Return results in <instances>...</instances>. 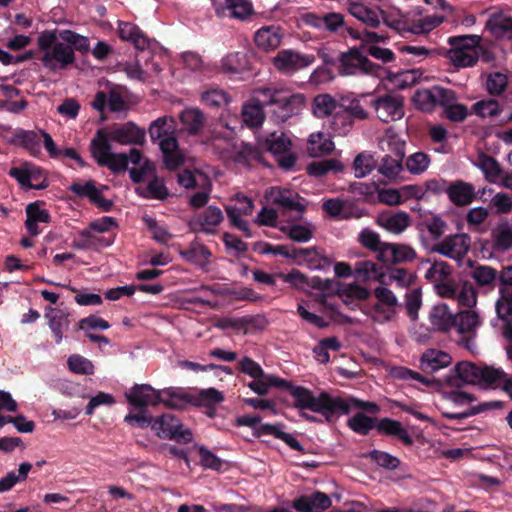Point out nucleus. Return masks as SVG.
Here are the masks:
<instances>
[{
	"mask_svg": "<svg viewBox=\"0 0 512 512\" xmlns=\"http://www.w3.org/2000/svg\"><path fill=\"white\" fill-rule=\"evenodd\" d=\"M180 121L189 135L196 136L202 132L206 118L200 109L187 108L180 113Z\"/></svg>",
	"mask_w": 512,
	"mask_h": 512,
	"instance_id": "obj_36",
	"label": "nucleus"
},
{
	"mask_svg": "<svg viewBox=\"0 0 512 512\" xmlns=\"http://www.w3.org/2000/svg\"><path fill=\"white\" fill-rule=\"evenodd\" d=\"M305 199L298 193L290 190H279L273 198V203L282 209L283 213L297 211L303 213L306 210Z\"/></svg>",
	"mask_w": 512,
	"mask_h": 512,
	"instance_id": "obj_34",
	"label": "nucleus"
},
{
	"mask_svg": "<svg viewBox=\"0 0 512 512\" xmlns=\"http://www.w3.org/2000/svg\"><path fill=\"white\" fill-rule=\"evenodd\" d=\"M481 365L469 361L459 362L443 379L448 386L461 387L464 384H478Z\"/></svg>",
	"mask_w": 512,
	"mask_h": 512,
	"instance_id": "obj_16",
	"label": "nucleus"
},
{
	"mask_svg": "<svg viewBox=\"0 0 512 512\" xmlns=\"http://www.w3.org/2000/svg\"><path fill=\"white\" fill-rule=\"evenodd\" d=\"M115 234L106 236H97L92 233V230L83 229L78 233V236L73 239L72 246L76 249H98L111 246L115 241Z\"/></svg>",
	"mask_w": 512,
	"mask_h": 512,
	"instance_id": "obj_24",
	"label": "nucleus"
},
{
	"mask_svg": "<svg viewBox=\"0 0 512 512\" xmlns=\"http://www.w3.org/2000/svg\"><path fill=\"white\" fill-rule=\"evenodd\" d=\"M248 387L260 396L268 394L271 387L288 390L290 382L272 374L264 373L263 377L254 378L248 383Z\"/></svg>",
	"mask_w": 512,
	"mask_h": 512,
	"instance_id": "obj_39",
	"label": "nucleus"
},
{
	"mask_svg": "<svg viewBox=\"0 0 512 512\" xmlns=\"http://www.w3.org/2000/svg\"><path fill=\"white\" fill-rule=\"evenodd\" d=\"M470 240V236L465 233L450 235L436 243L431 251L451 259L461 260L470 249Z\"/></svg>",
	"mask_w": 512,
	"mask_h": 512,
	"instance_id": "obj_13",
	"label": "nucleus"
},
{
	"mask_svg": "<svg viewBox=\"0 0 512 512\" xmlns=\"http://www.w3.org/2000/svg\"><path fill=\"white\" fill-rule=\"evenodd\" d=\"M451 356L441 350L430 349L424 352L420 358V369L427 374H432L451 363Z\"/></svg>",
	"mask_w": 512,
	"mask_h": 512,
	"instance_id": "obj_30",
	"label": "nucleus"
},
{
	"mask_svg": "<svg viewBox=\"0 0 512 512\" xmlns=\"http://www.w3.org/2000/svg\"><path fill=\"white\" fill-rule=\"evenodd\" d=\"M263 109L261 104L256 102L244 105L242 110L244 123L250 127L261 125L265 117Z\"/></svg>",
	"mask_w": 512,
	"mask_h": 512,
	"instance_id": "obj_63",
	"label": "nucleus"
},
{
	"mask_svg": "<svg viewBox=\"0 0 512 512\" xmlns=\"http://www.w3.org/2000/svg\"><path fill=\"white\" fill-rule=\"evenodd\" d=\"M447 195L454 205L466 206L473 201L475 190L472 184L457 180L449 183Z\"/></svg>",
	"mask_w": 512,
	"mask_h": 512,
	"instance_id": "obj_28",
	"label": "nucleus"
},
{
	"mask_svg": "<svg viewBox=\"0 0 512 512\" xmlns=\"http://www.w3.org/2000/svg\"><path fill=\"white\" fill-rule=\"evenodd\" d=\"M181 256L188 262L203 267L207 264L211 252L205 245L192 243L189 249L181 252Z\"/></svg>",
	"mask_w": 512,
	"mask_h": 512,
	"instance_id": "obj_55",
	"label": "nucleus"
},
{
	"mask_svg": "<svg viewBox=\"0 0 512 512\" xmlns=\"http://www.w3.org/2000/svg\"><path fill=\"white\" fill-rule=\"evenodd\" d=\"M152 430L160 438L174 440L178 443L188 444L193 439L191 430L184 429L181 420L169 413L154 418Z\"/></svg>",
	"mask_w": 512,
	"mask_h": 512,
	"instance_id": "obj_7",
	"label": "nucleus"
},
{
	"mask_svg": "<svg viewBox=\"0 0 512 512\" xmlns=\"http://www.w3.org/2000/svg\"><path fill=\"white\" fill-rule=\"evenodd\" d=\"M451 95L452 89L436 85L429 89L417 90L412 101L417 109L423 112H432L437 106L441 107L442 102L447 103Z\"/></svg>",
	"mask_w": 512,
	"mask_h": 512,
	"instance_id": "obj_11",
	"label": "nucleus"
},
{
	"mask_svg": "<svg viewBox=\"0 0 512 512\" xmlns=\"http://www.w3.org/2000/svg\"><path fill=\"white\" fill-rule=\"evenodd\" d=\"M417 229L420 233L422 244L427 248L429 246V241L424 236V232L427 231L429 233L432 241H437L446 232L447 223L439 215H432L420 221L417 224Z\"/></svg>",
	"mask_w": 512,
	"mask_h": 512,
	"instance_id": "obj_25",
	"label": "nucleus"
},
{
	"mask_svg": "<svg viewBox=\"0 0 512 512\" xmlns=\"http://www.w3.org/2000/svg\"><path fill=\"white\" fill-rule=\"evenodd\" d=\"M125 397L134 409H146L149 405L155 406L159 403L173 409H181L187 400L186 396H180L173 388L155 390L148 384H135L125 393Z\"/></svg>",
	"mask_w": 512,
	"mask_h": 512,
	"instance_id": "obj_4",
	"label": "nucleus"
},
{
	"mask_svg": "<svg viewBox=\"0 0 512 512\" xmlns=\"http://www.w3.org/2000/svg\"><path fill=\"white\" fill-rule=\"evenodd\" d=\"M158 143L163 154L165 166L169 170H175L183 164L184 159L178 151V140L175 133L164 137Z\"/></svg>",
	"mask_w": 512,
	"mask_h": 512,
	"instance_id": "obj_27",
	"label": "nucleus"
},
{
	"mask_svg": "<svg viewBox=\"0 0 512 512\" xmlns=\"http://www.w3.org/2000/svg\"><path fill=\"white\" fill-rule=\"evenodd\" d=\"M281 40L280 28L275 26L262 27L254 37L255 44L263 51L276 49L281 44Z\"/></svg>",
	"mask_w": 512,
	"mask_h": 512,
	"instance_id": "obj_38",
	"label": "nucleus"
},
{
	"mask_svg": "<svg viewBox=\"0 0 512 512\" xmlns=\"http://www.w3.org/2000/svg\"><path fill=\"white\" fill-rule=\"evenodd\" d=\"M106 105H108L109 110L113 113L122 112L127 109V104L116 87L110 89L108 94L104 91H98L95 94L92 107L99 112H103Z\"/></svg>",
	"mask_w": 512,
	"mask_h": 512,
	"instance_id": "obj_23",
	"label": "nucleus"
},
{
	"mask_svg": "<svg viewBox=\"0 0 512 512\" xmlns=\"http://www.w3.org/2000/svg\"><path fill=\"white\" fill-rule=\"evenodd\" d=\"M292 143L283 132L270 133L264 143L263 147L273 155H280L289 152Z\"/></svg>",
	"mask_w": 512,
	"mask_h": 512,
	"instance_id": "obj_48",
	"label": "nucleus"
},
{
	"mask_svg": "<svg viewBox=\"0 0 512 512\" xmlns=\"http://www.w3.org/2000/svg\"><path fill=\"white\" fill-rule=\"evenodd\" d=\"M300 19L306 26L319 31L341 37L349 35L363 42L384 43L389 39L388 34L383 31H360V28L353 27L340 12H306L300 16Z\"/></svg>",
	"mask_w": 512,
	"mask_h": 512,
	"instance_id": "obj_1",
	"label": "nucleus"
},
{
	"mask_svg": "<svg viewBox=\"0 0 512 512\" xmlns=\"http://www.w3.org/2000/svg\"><path fill=\"white\" fill-rule=\"evenodd\" d=\"M405 144L395 143L388 154H385L378 165V172L389 181H395L404 171Z\"/></svg>",
	"mask_w": 512,
	"mask_h": 512,
	"instance_id": "obj_14",
	"label": "nucleus"
},
{
	"mask_svg": "<svg viewBox=\"0 0 512 512\" xmlns=\"http://www.w3.org/2000/svg\"><path fill=\"white\" fill-rule=\"evenodd\" d=\"M492 235L494 251L504 252L512 247V229L507 224L498 226Z\"/></svg>",
	"mask_w": 512,
	"mask_h": 512,
	"instance_id": "obj_57",
	"label": "nucleus"
},
{
	"mask_svg": "<svg viewBox=\"0 0 512 512\" xmlns=\"http://www.w3.org/2000/svg\"><path fill=\"white\" fill-rule=\"evenodd\" d=\"M480 42L481 37L478 35L449 37L447 58L457 68L472 67L479 60Z\"/></svg>",
	"mask_w": 512,
	"mask_h": 512,
	"instance_id": "obj_5",
	"label": "nucleus"
},
{
	"mask_svg": "<svg viewBox=\"0 0 512 512\" xmlns=\"http://www.w3.org/2000/svg\"><path fill=\"white\" fill-rule=\"evenodd\" d=\"M441 108L444 116L452 122H462L468 116V108L464 104L457 103V95L453 90L447 103L442 102Z\"/></svg>",
	"mask_w": 512,
	"mask_h": 512,
	"instance_id": "obj_47",
	"label": "nucleus"
},
{
	"mask_svg": "<svg viewBox=\"0 0 512 512\" xmlns=\"http://www.w3.org/2000/svg\"><path fill=\"white\" fill-rule=\"evenodd\" d=\"M176 124L171 116H162L151 122L149 135L152 142L160 141L175 133Z\"/></svg>",
	"mask_w": 512,
	"mask_h": 512,
	"instance_id": "obj_44",
	"label": "nucleus"
},
{
	"mask_svg": "<svg viewBox=\"0 0 512 512\" xmlns=\"http://www.w3.org/2000/svg\"><path fill=\"white\" fill-rule=\"evenodd\" d=\"M338 70L343 76L367 74L380 77L384 68L370 61L361 46L350 48L339 55Z\"/></svg>",
	"mask_w": 512,
	"mask_h": 512,
	"instance_id": "obj_6",
	"label": "nucleus"
},
{
	"mask_svg": "<svg viewBox=\"0 0 512 512\" xmlns=\"http://www.w3.org/2000/svg\"><path fill=\"white\" fill-rule=\"evenodd\" d=\"M338 108L339 103L330 94H319L313 100V113L318 118L332 115Z\"/></svg>",
	"mask_w": 512,
	"mask_h": 512,
	"instance_id": "obj_51",
	"label": "nucleus"
},
{
	"mask_svg": "<svg viewBox=\"0 0 512 512\" xmlns=\"http://www.w3.org/2000/svg\"><path fill=\"white\" fill-rule=\"evenodd\" d=\"M471 109L473 114L481 118H492L498 116L502 112L503 106L497 100L487 98L475 102Z\"/></svg>",
	"mask_w": 512,
	"mask_h": 512,
	"instance_id": "obj_53",
	"label": "nucleus"
},
{
	"mask_svg": "<svg viewBox=\"0 0 512 512\" xmlns=\"http://www.w3.org/2000/svg\"><path fill=\"white\" fill-rule=\"evenodd\" d=\"M283 426L284 425L281 423L263 424L256 430V437H261L262 435H273L275 438L282 440L291 449L298 451L301 454H305L306 451L302 444L293 435L282 431Z\"/></svg>",
	"mask_w": 512,
	"mask_h": 512,
	"instance_id": "obj_29",
	"label": "nucleus"
},
{
	"mask_svg": "<svg viewBox=\"0 0 512 512\" xmlns=\"http://www.w3.org/2000/svg\"><path fill=\"white\" fill-rule=\"evenodd\" d=\"M331 505V498L318 490L311 495H301L291 503L292 508L297 512H323L330 508Z\"/></svg>",
	"mask_w": 512,
	"mask_h": 512,
	"instance_id": "obj_20",
	"label": "nucleus"
},
{
	"mask_svg": "<svg viewBox=\"0 0 512 512\" xmlns=\"http://www.w3.org/2000/svg\"><path fill=\"white\" fill-rule=\"evenodd\" d=\"M118 34L122 40L131 42L136 49L144 50L149 46V40L142 30L130 22H119Z\"/></svg>",
	"mask_w": 512,
	"mask_h": 512,
	"instance_id": "obj_35",
	"label": "nucleus"
},
{
	"mask_svg": "<svg viewBox=\"0 0 512 512\" xmlns=\"http://www.w3.org/2000/svg\"><path fill=\"white\" fill-rule=\"evenodd\" d=\"M281 231L287 234L292 241L298 243H306L313 237V227L310 224H293L282 227Z\"/></svg>",
	"mask_w": 512,
	"mask_h": 512,
	"instance_id": "obj_59",
	"label": "nucleus"
},
{
	"mask_svg": "<svg viewBox=\"0 0 512 512\" xmlns=\"http://www.w3.org/2000/svg\"><path fill=\"white\" fill-rule=\"evenodd\" d=\"M486 29L496 39L512 40V17L504 13H494L489 16Z\"/></svg>",
	"mask_w": 512,
	"mask_h": 512,
	"instance_id": "obj_26",
	"label": "nucleus"
},
{
	"mask_svg": "<svg viewBox=\"0 0 512 512\" xmlns=\"http://www.w3.org/2000/svg\"><path fill=\"white\" fill-rule=\"evenodd\" d=\"M104 189H108V186L102 185L101 188H98L94 180H88L84 183L74 181L68 187V190L76 197L81 199L86 198L101 211L109 212L112 210L114 203L112 200L106 199L103 196L102 191Z\"/></svg>",
	"mask_w": 512,
	"mask_h": 512,
	"instance_id": "obj_9",
	"label": "nucleus"
},
{
	"mask_svg": "<svg viewBox=\"0 0 512 512\" xmlns=\"http://www.w3.org/2000/svg\"><path fill=\"white\" fill-rule=\"evenodd\" d=\"M451 266L445 261H434L425 273V279L434 284L447 280L451 275Z\"/></svg>",
	"mask_w": 512,
	"mask_h": 512,
	"instance_id": "obj_64",
	"label": "nucleus"
},
{
	"mask_svg": "<svg viewBox=\"0 0 512 512\" xmlns=\"http://www.w3.org/2000/svg\"><path fill=\"white\" fill-rule=\"evenodd\" d=\"M376 422L375 418L367 416L363 412H358L347 421V425L355 433L366 436L370 430L376 429Z\"/></svg>",
	"mask_w": 512,
	"mask_h": 512,
	"instance_id": "obj_56",
	"label": "nucleus"
},
{
	"mask_svg": "<svg viewBox=\"0 0 512 512\" xmlns=\"http://www.w3.org/2000/svg\"><path fill=\"white\" fill-rule=\"evenodd\" d=\"M497 276V270L487 265H477L471 272V277L481 287L493 286Z\"/></svg>",
	"mask_w": 512,
	"mask_h": 512,
	"instance_id": "obj_61",
	"label": "nucleus"
},
{
	"mask_svg": "<svg viewBox=\"0 0 512 512\" xmlns=\"http://www.w3.org/2000/svg\"><path fill=\"white\" fill-rule=\"evenodd\" d=\"M415 249L407 244L388 243L381 250V261L390 264L409 263L416 259Z\"/></svg>",
	"mask_w": 512,
	"mask_h": 512,
	"instance_id": "obj_21",
	"label": "nucleus"
},
{
	"mask_svg": "<svg viewBox=\"0 0 512 512\" xmlns=\"http://www.w3.org/2000/svg\"><path fill=\"white\" fill-rule=\"evenodd\" d=\"M110 132L106 128L98 129L90 142V153L98 166L107 164L106 159L112 152Z\"/></svg>",
	"mask_w": 512,
	"mask_h": 512,
	"instance_id": "obj_22",
	"label": "nucleus"
},
{
	"mask_svg": "<svg viewBox=\"0 0 512 512\" xmlns=\"http://www.w3.org/2000/svg\"><path fill=\"white\" fill-rule=\"evenodd\" d=\"M59 36L60 40L71 45L74 51L77 50L81 53H87L90 50L89 39L75 31L69 29L59 30Z\"/></svg>",
	"mask_w": 512,
	"mask_h": 512,
	"instance_id": "obj_60",
	"label": "nucleus"
},
{
	"mask_svg": "<svg viewBox=\"0 0 512 512\" xmlns=\"http://www.w3.org/2000/svg\"><path fill=\"white\" fill-rule=\"evenodd\" d=\"M224 216L219 207L208 206L196 219V225L199 227L195 229L196 232H203L205 234H213L216 227L223 221Z\"/></svg>",
	"mask_w": 512,
	"mask_h": 512,
	"instance_id": "obj_33",
	"label": "nucleus"
},
{
	"mask_svg": "<svg viewBox=\"0 0 512 512\" xmlns=\"http://www.w3.org/2000/svg\"><path fill=\"white\" fill-rule=\"evenodd\" d=\"M48 310L53 313L52 315L46 314V317L49 319V328L54 335L55 342L59 344L63 339L64 332L70 325L69 313L51 307Z\"/></svg>",
	"mask_w": 512,
	"mask_h": 512,
	"instance_id": "obj_42",
	"label": "nucleus"
},
{
	"mask_svg": "<svg viewBox=\"0 0 512 512\" xmlns=\"http://www.w3.org/2000/svg\"><path fill=\"white\" fill-rule=\"evenodd\" d=\"M365 457L387 470H396L401 463L399 458L389 454L388 452L376 449L368 452Z\"/></svg>",
	"mask_w": 512,
	"mask_h": 512,
	"instance_id": "obj_62",
	"label": "nucleus"
},
{
	"mask_svg": "<svg viewBox=\"0 0 512 512\" xmlns=\"http://www.w3.org/2000/svg\"><path fill=\"white\" fill-rule=\"evenodd\" d=\"M348 12L364 26L360 31H370L369 29L380 27L381 9L377 6L351 1L348 5Z\"/></svg>",
	"mask_w": 512,
	"mask_h": 512,
	"instance_id": "obj_19",
	"label": "nucleus"
},
{
	"mask_svg": "<svg viewBox=\"0 0 512 512\" xmlns=\"http://www.w3.org/2000/svg\"><path fill=\"white\" fill-rule=\"evenodd\" d=\"M315 56L310 54H301L293 50H281L275 56L274 66L281 72L291 73L313 64Z\"/></svg>",
	"mask_w": 512,
	"mask_h": 512,
	"instance_id": "obj_17",
	"label": "nucleus"
},
{
	"mask_svg": "<svg viewBox=\"0 0 512 512\" xmlns=\"http://www.w3.org/2000/svg\"><path fill=\"white\" fill-rule=\"evenodd\" d=\"M135 192L145 199L165 200L169 196L164 180L157 176H154L145 186L136 187Z\"/></svg>",
	"mask_w": 512,
	"mask_h": 512,
	"instance_id": "obj_40",
	"label": "nucleus"
},
{
	"mask_svg": "<svg viewBox=\"0 0 512 512\" xmlns=\"http://www.w3.org/2000/svg\"><path fill=\"white\" fill-rule=\"evenodd\" d=\"M480 321L476 312L466 310L454 316L453 327L460 334L475 333V329L479 326Z\"/></svg>",
	"mask_w": 512,
	"mask_h": 512,
	"instance_id": "obj_50",
	"label": "nucleus"
},
{
	"mask_svg": "<svg viewBox=\"0 0 512 512\" xmlns=\"http://www.w3.org/2000/svg\"><path fill=\"white\" fill-rule=\"evenodd\" d=\"M111 140L122 145H143L146 132L133 122L114 124L108 128Z\"/></svg>",
	"mask_w": 512,
	"mask_h": 512,
	"instance_id": "obj_18",
	"label": "nucleus"
},
{
	"mask_svg": "<svg viewBox=\"0 0 512 512\" xmlns=\"http://www.w3.org/2000/svg\"><path fill=\"white\" fill-rule=\"evenodd\" d=\"M288 391L295 400L296 408L319 413L325 417L327 422H333L340 415L349 414L350 407L343 397H333L326 391L315 395L308 388L294 386L291 383Z\"/></svg>",
	"mask_w": 512,
	"mask_h": 512,
	"instance_id": "obj_2",
	"label": "nucleus"
},
{
	"mask_svg": "<svg viewBox=\"0 0 512 512\" xmlns=\"http://www.w3.org/2000/svg\"><path fill=\"white\" fill-rule=\"evenodd\" d=\"M31 162H23L19 167H11L8 171V175L14 178L21 188L26 190L35 189V190H44L49 186V182L47 179H43L40 183H30V173H31Z\"/></svg>",
	"mask_w": 512,
	"mask_h": 512,
	"instance_id": "obj_37",
	"label": "nucleus"
},
{
	"mask_svg": "<svg viewBox=\"0 0 512 512\" xmlns=\"http://www.w3.org/2000/svg\"><path fill=\"white\" fill-rule=\"evenodd\" d=\"M395 30L398 33L425 34L433 29L429 21L418 20L411 23L409 18L401 13L400 10L384 11L381 9L380 24Z\"/></svg>",
	"mask_w": 512,
	"mask_h": 512,
	"instance_id": "obj_8",
	"label": "nucleus"
},
{
	"mask_svg": "<svg viewBox=\"0 0 512 512\" xmlns=\"http://www.w3.org/2000/svg\"><path fill=\"white\" fill-rule=\"evenodd\" d=\"M9 143L22 146L32 156H37L41 151L40 138L35 131L18 129Z\"/></svg>",
	"mask_w": 512,
	"mask_h": 512,
	"instance_id": "obj_41",
	"label": "nucleus"
},
{
	"mask_svg": "<svg viewBox=\"0 0 512 512\" xmlns=\"http://www.w3.org/2000/svg\"><path fill=\"white\" fill-rule=\"evenodd\" d=\"M500 298L496 302L497 316L509 324L512 322V289L499 288Z\"/></svg>",
	"mask_w": 512,
	"mask_h": 512,
	"instance_id": "obj_52",
	"label": "nucleus"
},
{
	"mask_svg": "<svg viewBox=\"0 0 512 512\" xmlns=\"http://www.w3.org/2000/svg\"><path fill=\"white\" fill-rule=\"evenodd\" d=\"M104 189H108V186L102 185L101 188H98L94 180H88L84 183L74 181L68 187V190L76 197L81 199L86 198L101 211L109 212L112 210L114 203L112 200L106 199L103 196L102 191Z\"/></svg>",
	"mask_w": 512,
	"mask_h": 512,
	"instance_id": "obj_10",
	"label": "nucleus"
},
{
	"mask_svg": "<svg viewBox=\"0 0 512 512\" xmlns=\"http://www.w3.org/2000/svg\"><path fill=\"white\" fill-rule=\"evenodd\" d=\"M371 103L382 122L395 121L404 115L403 99L399 95L384 94L374 98Z\"/></svg>",
	"mask_w": 512,
	"mask_h": 512,
	"instance_id": "obj_12",
	"label": "nucleus"
},
{
	"mask_svg": "<svg viewBox=\"0 0 512 512\" xmlns=\"http://www.w3.org/2000/svg\"><path fill=\"white\" fill-rule=\"evenodd\" d=\"M37 45L43 52L40 61L51 72L67 69L76 61L74 49L60 40L59 30H44L37 38Z\"/></svg>",
	"mask_w": 512,
	"mask_h": 512,
	"instance_id": "obj_3",
	"label": "nucleus"
},
{
	"mask_svg": "<svg viewBox=\"0 0 512 512\" xmlns=\"http://www.w3.org/2000/svg\"><path fill=\"white\" fill-rule=\"evenodd\" d=\"M334 143L322 132L312 133L307 142V151L311 157H321L331 153Z\"/></svg>",
	"mask_w": 512,
	"mask_h": 512,
	"instance_id": "obj_43",
	"label": "nucleus"
},
{
	"mask_svg": "<svg viewBox=\"0 0 512 512\" xmlns=\"http://www.w3.org/2000/svg\"><path fill=\"white\" fill-rule=\"evenodd\" d=\"M339 108L354 121L365 120L368 117V113L357 98L342 97L339 102Z\"/></svg>",
	"mask_w": 512,
	"mask_h": 512,
	"instance_id": "obj_58",
	"label": "nucleus"
},
{
	"mask_svg": "<svg viewBox=\"0 0 512 512\" xmlns=\"http://www.w3.org/2000/svg\"><path fill=\"white\" fill-rule=\"evenodd\" d=\"M185 396L188 397L187 395ZM188 401H192V403L197 407L212 408V406H217L224 401V395L216 388L211 387L200 390L198 394L193 397V400L187 398L183 405Z\"/></svg>",
	"mask_w": 512,
	"mask_h": 512,
	"instance_id": "obj_46",
	"label": "nucleus"
},
{
	"mask_svg": "<svg viewBox=\"0 0 512 512\" xmlns=\"http://www.w3.org/2000/svg\"><path fill=\"white\" fill-rule=\"evenodd\" d=\"M429 318L433 327L438 331L447 332L453 327L454 315L446 304L434 306Z\"/></svg>",
	"mask_w": 512,
	"mask_h": 512,
	"instance_id": "obj_45",
	"label": "nucleus"
},
{
	"mask_svg": "<svg viewBox=\"0 0 512 512\" xmlns=\"http://www.w3.org/2000/svg\"><path fill=\"white\" fill-rule=\"evenodd\" d=\"M504 377L506 373L503 369L481 365L478 384L493 389L500 388Z\"/></svg>",
	"mask_w": 512,
	"mask_h": 512,
	"instance_id": "obj_49",
	"label": "nucleus"
},
{
	"mask_svg": "<svg viewBox=\"0 0 512 512\" xmlns=\"http://www.w3.org/2000/svg\"><path fill=\"white\" fill-rule=\"evenodd\" d=\"M279 99L283 101H274L269 107V112L277 122L287 121L304 103V97L300 94H290L287 91H282Z\"/></svg>",
	"mask_w": 512,
	"mask_h": 512,
	"instance_id": "obj_15",
	"label": "nucleus"
},
{
	"mask_svg": "<svg viewBox=\"0 0 512 512\" xmlns=\"http://www.w3.org/2000/svg\"><path fill=\"white\" fill-rule=\"evenodd\" d=\"M377 223L389 232L400 234L410 226L411 219L409 214L404 211L389 212L380 214Z\"/></svg>",
	"mask_w": 512,
	"mask_h": 512,
	"instance_id": "obj_31",
	"label": "nucleus"
},
{
	"mask_svg": "<svg viewBox=\"0 0 512 512\" xmlns=\"http://www.w3.org/2000/svg\"><path fill=\"white\" fill-rule=\"evenodd\" d=\"M342 170V163L333 158L314 161L307 166V173L313 177H322L330 171L341 172Z\"/></svg>",
	"mask_w": 512,
	"mask_h": 512,
	"instance_id": "obj_54",
	"label": "nucleus"
},
{
	"mask_svg": "<svg viewBox=\"0 0 512 512\" xmlns=\"http://www.w3.org/2000/svg\"><path fill=\"white\" fill-rule=\"evenodd\" d=\"M376 430L381 435L395 436L406 446L413 444V439L401 422L385 417L376 422Z\"/></svg>",
	"mask_w": 512,
	"mask_h": 512,
	"instance_id": "obj_32",
	"label": "nucleus"
}]
</instances>
